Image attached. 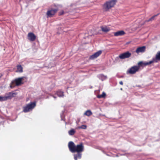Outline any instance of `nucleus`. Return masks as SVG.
<instances>
[{
  "instance_id": "obj_1",
  "label": "nucleus",
  "mask_w": 160,
  "mask_h": 160,
  "mask_svg": "<svg viewBox=\"0 0 160 160\" xmlns=\"http://www.w3.org/2000/svg\"><path fill=\"white\" fill-rule=\"evenodd\" d=\"M68 147L70 151L72 153L76 152L81 153L84 151V147L82 143L76 146L74 143L72 141L69 142Z\"/></svg>"
},
{
  "instance_id": "obj_2",
  "label": "nucleus",
  "mask_w": 160,
  "mask_h": 160,
  "mask_svg": "<svg viewBox=\"0 0 160 160\" xmlns=\"http://www.w3.org/2000/svg\"><path fill=\"white\" fill-rule=\"evenodd\" d=\"M147 62H139L138 63V65L134 66L131 67L127 71V73H129L130 74H134L140 69L141 67L143 68L144 66L148 65V64H147Z\"/></svg>"
},
{
  "instance_id": "obj_3",
  "label": "nucleus",
  "mask_w": 160,
  "mask_h": 160,
  "mask_svg": "<svg viewBox=\"0 0 160 160\" xmlns=\"http://www.w3.org/2000/svg\"><path fill=\"white\" fill-rule=\"evenodd\" d=\"M116 2V0H111L107 2L103 5V9L105 11H108L110 8L114 7Z\"/></svg>"
},
{
  "instance_id": "obj_4",
  "label": "nucleus",
  "mask_w": 160,
  "mask_h": 160,
  "mask_svg": "<svg viewBox=\"0 0 160 160\" xmlns=\"http://www.w3.org/2000/svg\"><path fill=\"white\" fill-rule=\"evenodd\" d=\"M36 102H31L26 105L23 108V112H27L32 111L36 106Z\"/></svg>"
},
{
  "instance_id": "obj_5",
  "label": "nucleus",
  "mask_w": 160,
  "mask_h": 160,
  "mask_svg": "<svg viewBox=\"0 0 160 160\" xmlns=\"http://www.w3.org/2000/svg\"><path fill=\"white\" fill-rule=\"evenodd\" d=\"M24 77H22L16 79L14 81H12V84L10 85L11 88H13L14 86L13 84L15 83L16 86H18L23 84L22 80L23 79Z\"/></svg>"
},
{
  "instance_id": "obj_6",
  "label": "nucleus",
  "mask_w": 160,
  "mask_h": 160,
  "mask_svg": "<svg viewBox=\"0 0 160 160\" xmlns=\"http://www.w3.org/2000/svg\"><path fill=\"white\" fill-rule=\"evenodd\" d=\"M16 94L15 92H10L6 94V95L4 96H3V101L7 100L8 99H10L14 97L16 95Z\"/></svg>"
},
{
  "instance_id": "obj_7",
  "label": "nucleus",
  "mask_w": 160,
  "mask_h": 160,
  "mask_svg": "<svg viewBox=\"0 0 160 160\" xmlns=\"http://www.w3.org/2000/svg\"><path fill=\"white\" fill-rule=\"evenodd\" d=\"M160 60V51L158 52L156 54L155 58H153L152 60L150 61L147 63V64L149 65L153 62H157L158 61Z\"/></svg>"
},
{
  "instance_id": "obj_8",
  "label": "nucleus",
  "mask_w": 160,
  "mask_h": 160,
  "mask_svg": "<svg viewBox=\"0 0 160 160\" xmlns=\"http://www.w3.org/2000/svg\"><path fill=\"white\" fill-rule=\"evenodd\" d=\"M131 55V53L128 51L122 53L119 55V58L121 59H124L130 57Z\"/></svg>"
},
{
  "instance_id": "obj_9",
  "label": "nucleus",
  "mask_w": 160,
  "mask_h": 160,
  "mask_svg": "<svg viewBox=\"0 0 160 160\" xmlns=\"http://www.w3.org/2000/svg\"><path fill=\"white\" fill-rule=\"evenodd\" d=\"M57 11L58 10L56 9L48 10L46 13L47 18L51 17L52 16L54 15L57 12Z\"/></svg>"
},
{
  "instance_id": "obj_10",
  "label": "nucleus",
  "mask_w": 160,
  "mask_h": 160,
  "mask_svg": "<svg viewBox=\"0 0 160 160\" xmlns=\"http://www.w3.org/2000/svg\"><path fill=\"white\" fill-rule=\"evenodd\" d=\"M28 38L30 41H33L35 40L36 37L33 33L30 32L28 34Z\"/></svg>"
},
{
  "instance_id": "obj_11",
  "label": "nucleus",
  "mask_w": 160,
  "mask_h": 160,
  "mask_svg": "<svg viewBox=\"0 0 160 160\" xmlns=\"http://www.w3.org/2000/svg\"><path fill=\"white\" fill-rule=\"evenodd\" d=\"M102 52L101 50H99L97 52H95L94 54L91 55L90 57V58L91 59H94L98 57L101 54Z\"/></svg>"
},
{
  "instance_id": "obj_12",
  "label": "nucleus",
  "mask_w": 160,
  "mask_h": 160,
  "mask_svg": "<svg viewBox=\"0 0 160 160\" xmlns=\"http://www.w3.org/2000/svg\"><path fill=\"white\" fill-rule=\"evenodd\" d=\"M145 49L146 47L145 46L139 47L136 50V52L137 53L140 52H143L145 51Z\"/></svg>"
},
{
  "instance_id": "obj_13",
  "label": "nucleus",
  "mask_w": 160,
  "mask_h": 160,
  "mask_svg": "<svg viewBox=\"0 0 160 160\" xmlns=\"http://www.w3.org/2000/svg\"><path fill=\"white\" fill-rule=\"evenodd\" d=\"M125 32L123 30L119 31L114 33V35L115 36H122L124 35Z\"/></svg>"
},
{
  "instance_id": "obj_14",
  "label": "nucleus",
  "mask_w": 160,
  "mask_h": 160,
  "mask_svg": "<svg viewBox=\"0 0 160 160\" xmlns=\"http://www.w3.org/2000/svg\"><path fill=\"white\" fill-rule=\"evenodd\" d=\"M101 28L102 30L104 32H107L110 30V28L106 26H101Z\"/></svg>"
},
{
  "instance_id": "obj_15",
  "label": "nucleus",
  "mask_w": 160,
  "mask_h": 160,
  "mask_svg": "<svg viewBox=\"0 0 160 160\" xmlns=\"http://www.w3.org/2000/svg\"><path fill=\"white\" fill-rule=\"evenodd\" d=\"M82 154L81 153L77 152V154L74 155V158L75 160H77L78 159H80L81 158Z\"/></svg>"
},
{
  "instance_id": "obj_16",
  "label": "nucleus",
  "mask_w": 160,
  "mask_h": 160,
  "mask_svg": "<svg viewBox=\"0 0 160 160\" xmlns=\"http://www.w3.org/2000/svg\"><path fill=\"white\" fill-rule=\"evenodd\" d=\"M56 94L60 97H63L64 96L63 92L60 90L57 92Z\"/></svg>"
},
{
  "instance_id": "obj_17",
  "label": "nucleus",
  "mask_w": 160,
  "mask_h": 160,
  "mask_svg": "<svg viewBox=\"0 0 160 160\" xmlns=\"http://www.w3.org/2000/svg\"><path fill=\"white\" fill-rule=\"evenodd\" d=\"M98 77L102 81H103L106 79L107 78L106 76L104 75L103 74H100L98 75Z\"/></svg>"
},
{
  "instance_id": "obj_18",
  "label": "nucleus",
  "mask_w": 160,
  "mask_h": 160,
  "mask_svg": "<svg viewBox=\"0 0 160 160\" xmlns=\"http://www.w3.org/2000/svg\"><path fill=\"white\" fill-rule=\"evenodd\" d=\"M17 72H23V68L21 65L17 66Z\"/></svg>"
},
{
  "instance_id": "obj_19",
  "label": "nucleus",
  "mask_w": 160,
  "mask_h": 160,
  "mask_svg": "<svg viewBox=\"0 0 160 160\" xmlns=\"http://www.w3.org/2000/svg\"><path fill=\"white\" fill-rule=\"evenodd\" d=\"M84 114L88 116H89L92 114V113L90 110H88L86 111Z\"/></svg>"
},
{
  "instance_id": "obj_20",
  "label": "nucleus",
  "mask_w": 160,
  "mask_h": 160,
  "mask_svg": "<svg viewBox=\"0 0 160 160\" xmlns=\"http://www.w3.org/2000/svg\"><path fill=\"white\" fill-rule=\"evenodd\" d=\"M106 95V94L104 92H103L102 94L99 95L97 96V98H104Z\"/></svg>"
},
{
  "instance_id": "obj_21",
  "label": "nucleus",
  "mask_w": 160,
  "mask_h": 160,
  "mask_svg": "<svg viewBox=\"0 0 160 160\" xmlns=\"http://www.w3.org/2000/svg\"><path fill=\"white\" fill-rule=\"evenodd\" d=\"M75 132V131L73 129H72L68 131V133L70 135H73Z\"/></svg>"
},
{
  "instance_id": "obj_22",
  "label": "nucleus",
  "mask_w": 160,
  "mask_h": 160,
  "mask_svg": "<svg viewBox=\"0 0 160 160\" xmlns=\"http://www.w3.org/2000/svg\"><path fill=\"white\" fill-rule=\"evenodd\" d=\"M78 129H85L87 128V126L86 125H81V126H79L78 127Z\"/></svg>"
},
{
  "instance_id": "obj_23",
  "label": "nucleus",
  "mask_w": 160,
  "mask_h": 160,
  "mask_svg": "<svg viewBox=\"0 0 160 160\" xmlns=\"http://www.w3.org/2000/svg\"><path fill=\"white\" fill-rule=\"evenodd\" d=\"M158 15V14L157 15H154V16H152V17L150 18L148 20V21H152V20H153L154 19V18H155V17L156 16H157Z\"/></svg>"
},
{
  "instance_id": "obj_24",
  "label": "nucleus",
  "mask_w": 160,
  "mask_h": 160,
  "mask_svg": "<svg viewBox=\"0 0 160 160\" xmlns=\"http://www.w3.org/2000/svg\"><path fill=\"white\" fill-rule=\"evenodd\" d=\"M3 96H0V101H3Z\"/></svg>"
},
{
  "instance_id": "obj_25",
  "label": "nucleus",
  "mask_w": 160,
  "mask_h": 160,
  "mask_svg": "<svg viewBox=\"0 0 160 160\" xmlns=\"http://www.w3.org/2000/svg\"><path fill=\"white\" fill-rule=\"evenodd\" d=\"M119 83L121 85H122L123 84V82L122 81H121Z\"/></svg>"
},
{
  "instance_id": "obj_26",
  "label": "nucleus",
  "mask_w": 160,
  "mask_h": 160,
  "mask_svg": "<svg viewBox=\"0 0 160 160\" xmlns=\"http://www.w3.org/2000/svg\"><path fill=\"white\" fill-rule=\"evenodd\" d=\"M2 74H0V78L2 77Z\"/></svg>"
},
{
  "instance_id": "obj_27",
  "label": "nucleus",
  "mask_w": 160,
  "mask_h": 160,
  "mask_svg": "<svg viewBox=\"0 0 160 160\" xmlns=\"http://www.w3.org/2000/svg\"><path fill=\"white\" fill-rule=\"evenodd\" d=\"M53 98H56V97H55L53 96Z\"/></svg>"
}]
</instances>
